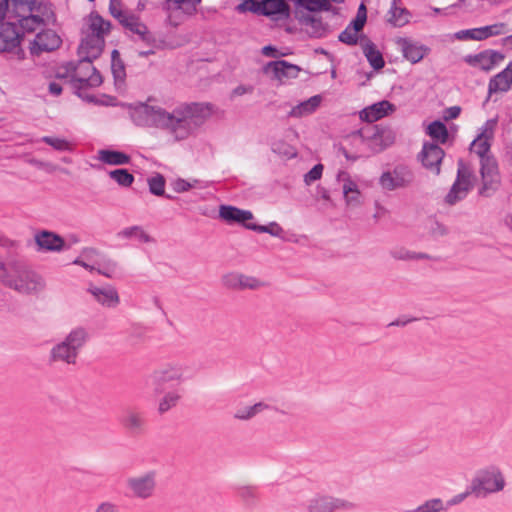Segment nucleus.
Segmentation results:
<instances>
[{
  "label": "nucleus",
  "instance_id": "1",
  "mask_svg": "<svg viewBox=\"0 0 512 512\" xmlns=\"http://www.w3.org/2000/svg\"><path fill=\"white\" fill-rule=\"evenodd\" d=\"M213 114L209 103H181L171 111L147 103L129 105L133 123L167 132L175 141L189 138Z\"/></svg>",
  "mask_w": 512,
  "mask_h": 512
},
{
  "label": "nucleus",
  "instance_id": "2",
  "mask_svg": "<svg viewBox=\"0 0 512 512\" xmlns=\"http://www.w3.org/2000/svg\"><path fill=\"white\" fill-rule=\"evenodd\" d=\"M385 132L377 126H367L348 136L349 141L357 149L350 153L345 147L339 150L343 156L350 161H356L361 157H367L370 153L382 151L389 143L385 142Z\"/></svg>",
  "mask_w": 512,
  "mask_h": 512
},
{
  "label": "nucleus",
  "instance_id": "3",
  "mask_svg": "<svg viewBox=\"0 0 512 512\" xmlns=\"http://www.w3.org/2000/svg\"><path fill=\"white\" fill-rule=\"evenodd\" d=\"M110 30V23L98 14L91 13L87 19V26L83 30V38L79 46V55L83 59L98 58L105 44V35Z\"/></svg>",
  "mask_w": 512,
  "mask_h": 512
},
{
  "label": "nucleus",
  "instance_id": "4",
  "mask_svg": "<svg viewBox=\"0 0 512 512\" xmlns=\"http://www.w3.org/2000/svg\"><path fill=\"white\" fill-rule=\"evenodd\" d=\"M87 340L88 332L85 328L72 329L61 342L52 347L49 355L50 361L68 365L76 364L79 353Z\"/></svg>",
  "mask_w": 512,
  "mask_h": 512
},
{
  "label": "nucleus",
  "instance_id": "5",
  "mask_svg": "<svg viewBox=\"0 0 512 512\" xmlns=\"http://www.w3.org/2000/svg\"><path fill=\"white\" fill-rule=\"evenodd\" d=\"M506 481L501 470L496 466L480 469L472 479L470 489L477 497H486L504 489Z\"/></svg>",
  "mask_w": 512,
  "mask_h": 512
},
{
  "label": "nucleus",
  "instance_id": "6",
  "mask_svg": "<svg viewBox=\"0 0 512 512\" xmlns=\"http://www.w3.org/2000/svg\"><path fill=\"white\" fill-rule=\"evenodd\" d=\"M71 69L74 71L73 86L78 91L89 87H98L102 84V76L93 66L91 60L81 58L76 63V67ZM78 95L89 102H95V98L92 96L85 97L80 92Z\"/></svg>",
  "mask_w": 512,
  "mask_h": 512
},
{
  "label": "nucleus",
  "instance_id": "7",
  "mask_svg": "<svg viewBox=\"0 0 512 512\" xmlns=\"http://www.w3.org/2000/svg\"><path fill=\"white\" fill-rule=\"evenodd\" d=\"M20 25L27 31H34L37 26L44 23V13L40 0H12Z\"/></svg>",
  "mask_w": 512,
  "mask_h": 512
},
{
  "label": "nucleus",
  "instance_id": "8",
  "mask_svg": "<svg viewBox=\"0 0 512 512\" xmlns=\"http://www.w3.org/2000/svg\"><path fill=\"white\" fill-rule=\"evenodd\" d=\"M46 281L38 272L22 265L10 289L21 295L38 296L44 292Z\"/></svg>",
  "mask_w": 512,
  "mask_h": 512
},
{
  "label": "nucleus",
  "instance_id": "9",
  "mask_svg": "<svg viewBox=\"0 0 512 512\" xmlns=\"http://www.w3.org/2000/svg\"><path fill=\"white\" fill-rule=\"evenodd\" d=\"M126 486L134 497L142 500L151 498L157 487V472L149 470L143 474L127 478Z\"/></svg>",
  "mask_w": 512,
  "mask_h": 512
},
{
  "label": "nucleus",
  "instance_id": "10",
  "mask_svg": "<svg viewBox=\"0 0 512 512\" xmlns=\"http://www.w3.org/2000/svg\"><path fill=\"white\" fill-rule=\"evenodd\" d=\"M472 173L463 160L458 161L457 177L450 191L446 195V202L450 205L464 199L472 188Z\"/></svg>",
  "mask_w": 512,
  "mask_h": 512
},
{
  "label": "nucleus",
  "instance_id": "11",
  "mask_svg": "<svg viewBox=\"0 0 512 512\" xmlns=\"http://www.w3.org/2000/svg\"><path fill=\"white\" fill-rule=\"evenodd\" d=\"M119 424L130 436L139 437L147 431L145 413L135 407H127L119 417Z\"/></svg>",
  "mask_w": 512,
  "mask_h": 512
},
{
  "label": "nucleus",
  "instance_id": "12",
  "mask_svg": "<svg viewBox=\"0 0 512 512\" xmlns=\"http://www.w3.org/2000/svg\"><path fill=\"white\" fill-rule=\"evenodd\" d=\"M185 369L181 364H168L155 370L147 379V383L155 386L157 393L162 392V386L168 382H181L184 380Z\"/></svg>",
  "mask_w": 512,
  "mask_h": 512
},
{
  "label": "nucleus",
  "instance_id": "13",
  "mask_svg": "<svg viewBox=\"0 0 512 512\" xmlns=\"http://www.w3.org/2000/svg\"><path fill=\"white\" fill-rule=\"evenodd\" d=\"M413 181L412 171L403 165L396 166L392 171L382 173L379 178L381 187L388 191L409 186Z\"/></svg>",
  "mask_w": 512,
  "mask_h": 512
},
{
  "label": "nucleus",
  "instance_id": "14",
  "mask_svg": "<svg viewBox=\"0 0 512 512\" xmlns=\"http://www.w3.org/2000/svg\"><path fill=\"white\" fill-rule=\"evenodd\" d=\"M356 505L348 500L331 496H315L308 501V512H334L336 510H351Z\"/></svg>",
  "mask_w": 512,
  "mask_h": 512
},
{
  "label": "nucleus",
  "instance_id": "15",
  "mask_svg": "<svg viewBox=\"0 0 512 512\" xmlns=\"http://www.w3.org/2000/svg\"><path fill=\"white\" fill-rule=\"evenodd\" d=\"M34 241L40 252L60 253L66 251L64 238L52 231H37L34 234Z\"/></svg>",
  "mask_w": 512,
  "mask_h": 512
},
{
  "label": "nucleus",
  "instance_id": "16",
  "mask_svg": "<svg viewBox=\"0 0 512 512\" xmlns=\"http://www.w3.org/2000/svg\"><path fill=\"white\" fill-rule=\"evenodd\" d=\"M495 126V120H488L482 126L480 134L470 144V151L475 153L480 159L489 156Z\"/></svg>",
  "mask_w": 512,
  "mask_h": 512
},
{
  "label": "nucleus",
  "instance_id": "17",
  "mask_svg": "<svg viewBox=\"0 0 512 512\" xmlns=\"http://www.w3.org/2000/svg\"><path fill=\"white\" fill-rule=\"evenodd\" d=\"M481 164V177L483 181V185L479 191L481 195L488 196L489 191L495 190L497 188L499 177L497 171L496 161L488 156L480 159Z\"/></svg>",
  "mask_w": 512,
  "mask_h": 512
},
{
  "label": "nucleus",
  "instance_id": "18",
  "mask_svg": "<svg viewBox=\"0 0 512 512\" xmlns=\"http://www.w3.org/2000/svg\"><path fill=\"white\" fill-rule=\"evenodd\" d=\"M444 155L445 153L439 145L427 142L424 143L419 153V159L426 169L430 170L435 175H439L440 165Z\"/></svg>",
  "mask_w": 512,
  "mask_h": 512
},
{
  "label": "nucleus",
  "instance_id": "19",
  "mask_svg": "<svg viewBox=\"0 0 512 512\" xmlns=\"http://www.w3.org/2000/svg\"><path fill=\"white\" fill-rule=\"evenodd\" d=\"M222 282L225 287L234 290H255L264 285L263 282L255 277L247 276L237 272H230L223 275Z\"/></svg>",
  "mask_w": 512,
  "mask_h": 512
},
{
  "label": "nucleus",
  "instance_id": "20",
  "mask_svg": "<svg viewBox=\"0 0 512 512\" xmlns=\"http://www.w3.org/2000/svg\"><path fill=\"white\" fill-rule=\"evenodd\" d=\"M503 60L504 55L493 50H486L478 54L467 55L465 57V61L469 65L484 71H490Z\"/></svg>",
  "mask_w": 512,
  "mask_h": 512
},
{
  "label": "nucleus",
  "instance_id": "21",
  "mask_svg": "<svg viewBox=\"0 0 512 512\" xmlns=\"http://www.w3.org/2000/svg\"><path fill=\"white\" fill-rule=\"evenodd\" d=\"M300 70V67L285 60L272 61L264 67L265 73L271 74L275 79L279 81L296 78Z\"/></svg>",
  "mask_w": 512,
  "mask_h": 512
},
{
  "label": "nucleus",
  "instance_id": "22",
  "mask_svg": "<svg viewBox=\"0 0 512 512\" xmlns=\"http://www.w3.org/2000/svg\"><path fill=\"white\" fill-rule=\"evenodd\" d=\"M60 44L61 39L56 32L51 29H47L36 35L31 50L37 54L41 52H50L57 49Z\"/></svg>",
  "mask_w": 512,
  "mask_h": 512
},
{
  "label": "nucleus",
  "instance_id": "23",
  "mask_svg": "<svg viewBox=\"0 0 512 512\" xmlns=\"http://www.w3.org/2000/svg\"><path fill=\"white\" fill-rule=\"evenodd\" d=\"M249 10L259 12L266 16L276 14H286L288 12V5L284 0H263L256 2L251 0Z\"/></svg>",
  "mask_w": 512,
  "mask_h": 512
},
{
  "label": "nucleus",
  "instance_id": "24",
  "mask_svg": "<svg viewBox=\"0 0 512 512\" xmlns=\"http://www.w3.org/2000/svg\"><path fill=\"white\" fill-rule=\"evenodd\" d=\"M394 109L395 108L393 104L387 100H383L364 108L362 111H360L359 115L361 120L372 123L385 117L390 112H393Z\"/></svg>",
  "mask_w": 512,
  "mask_h": 512
},
{
  "label": "nucleus",
  "instance_id": "25",
  "mask_svg": "<svg viewBox=\"0 0 512 512\" xmlns=\"http://www.w3.org/2000/svg\"><path fill=\"white\" fill-rule=\"evenodd\" d=\"M20 44V37L17 28L12 23L0 25V52H8L17 48Z\"/></svg>",
  "mask_w": 512,
  "mask_h": 512
},
{
  "label": "nucleus",
  "instance_id": "26",
  "mask_svg": "<svg viewBox=\"0 0 512 512\" xmlns=\"http://www.w3.org/2000/svg\"><path fill=\"white\" fill-rule=\"evenodd\" d=\"M22 265L16 258H0V282L10 288Z\"/></svg>",
  "mask_w": 512,
  "mask_h": 512
},
{
  "label": "nucleus",
  "instance_id": "27",
  "mask_svg": "<svg viewBox=\"0 0 512 512\" xmlns=\"http://www.w3.org/2000/svg\"><path fill=\"white\" fill-rule=\"evenodd\" d=\"M220 217L229 222H237L243 224L247 228V224H252L253 214L248 210H241L233 206H221L219 210Z\"/></svg>",
  "mask_w": 512,
  "mask_h": 512
},
{
  "label": "nucleus",
  "instance_id": "28",
  "mask_svg": "<svg viewBox=\"0 0 512 512\" xmlns=\"http://www.w3.org/2000/svg\"><path fill=\"white\" fill-rule=\"evenodd\" d=\"M399 45L404 58L414 64L420 62L429 51L424 45L407 39L399 40Z\"/></svg>",
  "mask_w": 512,
  "mask_h": 512
},
{
  "label": "nucleus",
  "instance_id": "29",
  "mask_svg": "<svg viewBox=\"0 0 512 512\" xmlns=\"http://www.w3.org/2000/svg\"><path fill=\"white\" fill-rule=\"evenodd\" d=\"M512 86V62L507 67L495 75L488 84L489 93L506 92Z\"/></svg>",
  "mask_w": 512,
  "mask_h": 512
},
{
  "label": "nucleus",
  "instance_id": "30",
  "mask_svg": "<svg viewBox=\"0 0 512 512\" xmlns=\"http://www.w3.org/2000/svg\"><path fill=\"white\" fill-rule=\"evenodd\" d=\"M322 97L320 95H314L309 99L300 102L296 106L292 107L289 112V117L302 118L314 113L320 106Z\"/></svg>",
  "mask_w": 512,
  "mask_h": 512
},
{
  "label": "nucleus",
  "instance_id": "31",
  "mask_svg": "<svg viewBox=\"0 0 512 512\" xmlns=\"http://www.w3.org/2000/svg\"><path fill=\"white\" fill-rule=\"evenodd\" d=\"M302 24L305 27L306 33L314 38L324 37L329 30L328 25L320 17L314 15L304 16Z\"/></svg>",
  "mask_w": 512,
  "mask_h": 512
},
{
  "label": "nucleus",
  "instance_id": "32",
  "mask_svg": "<svg viewBox=\"0 0 512 512\" xmlns=\"http://www.w3.org/2000/svg\"><path fill=\"white\" fill-rule=\"evenodd\" d=\"M117 238L137 243H147L152 240L142 226L134 225L126 227L117 233Z\"/></svg>",
  "mask_w": 512,
  "mask_h": 512
},
{
  "label": "nucleus",
  "instance_id": "33",
  "mask_svg": "<svg viewBox=\"0 0 512 512\" xmlns=\"http://www.w3.org/2000/svg\"><path fill=\"white\" fill-rule=\"evenodd\" d=\"M89 291L102 305L114 307L119 302L118 294L114 289L93 287Z\"/></svg>",
  "mask_w": 512,
  "mask_h": 512
},
{
  "label": "nucleus",
  "instance_id": "34",
  "mask_svg": "<svg viewBox=\"0 0 512 512\" xmlns=\"http://www.w3.org/2000/svg\"><path fill=\"white\" fill-rule=\"evenodd\" d=\"M130 156L124 152L103 149L98 152V160L109 165H125L130 163Z\"/></svg>",
  "mask_w": 512,
  "mask_h": 512
},
{
  "label": "nucleus",
  "instance_id": "35",
  "mask_svg": "<svg viewBox=\"0 0 512 512\" xmlns=\"http://www.w3.org/2000/svg\"><path fill=\"white\" fill-rule=\"evenodd\" d=\"M363 53L367 58L369 64L375 69L380 70L384 67L385 61L379 50L372 42H367L363 47Z\"/></svg>",
  "mask_w": 512,
  "mask_h": 512
},
{
  "label": "nucleus",
  "instance_id": "36",
  "mask_svg": "<svg viewBox=\"0 0 512 512\" xmlns=\"http://www.w3.org/2000/svg\"><path fill=\"white\" fill-rule=\"evenodd\" d=\"M125 28L140 36L142 40H148L147 27L140 22L139 18L129 13L121 23Z\"/></svg>",
  "mask_w": 512,
  "mask_h": 512
},
{
  "label": "nucleus",
  "instance_id": "37",
  "mask_svg": "<svg viewBox=\"0 0 512 512\" xmlns=\"http://www.w3.org/2000/svg\"><path fill=\"white\" fill-rule=\"evenodd\" d=\"M388 16L389 23L396 27H402L409 21L408 11L404 8L397 7L395 1L388 12Z\"/></svg>",
  "mask_w": 512,
  "mask_h": 512
},
{
  "label": "nucleus",
  "instance_id": "38",
  "mask_svg": "<svg viewBox=\"0 0 512 512\" xmlns=\"http://www.w3.org/2000/svg\"><path fill=\"white\" fill-rule=\"evenodd\" d=\"M268 408V405L263 402H258L252 406H246L243 408H239L234 413V418L238 420H250L254 416H256L258 413L266 410Z\"/></svg>",
  "mask_w": 512,
  "mask_h": 512
},
{
  "label": "nucleus",
  "instance_id": "39",
  "mask_svg": "<svg viewBox=\"0 0 512 512\" xmlns=\"http://www.w3.org/2000/svg\"><path fill=\"white\" fill-rule=\"evenodd\" d=\"M181 399V395L177 391H169L163 395V397L159 400L157 412L160 415L165 414L170 409L175 407L179 400Z\"/></svg>",
  "mask_w": 512,
  "mask_h": 512
},
{
  "label": "nucleus",
  "instance_id": "40",
  "mask_svg": "<svg viewBox=\"0 0 512 512\" xmlns=\"http://www.w3.org/2000/svg\"><path fill=\"white\" fill-rule=\"evenodd\" d=\"M427 133L431 138L441 143H445L448 139V130L445 124H443L440 121H434L431 124H429L427 128Z\"/></svg>",
  "mask_w": 512,
  "mask_h": 512
},
{
  "label": "nucleus",
  "instance_id": "41",
  "mask_svg": "<svg viewBox=\"0 0 512 512\" xmlns=\"http://www.w3.org/2000/svg\"><path fill=\"white\" fill-rule=\"evenodd\" d=\"M109 176L123 187H129L134 182V176L127 169H115L109 172Z\"/></svg>",
  "mask_w": 512,
  "mask_h": 512
},
{
  "label": "nucleus",
  "instance_id": "42",
  "mask_svg": "<svg viewBox=\"0 0 512 512\" xmlns=\"http://www.w3.org/2000/svg\"><path fill=\"white\" fill-rule=\"evenodd\" d=\"M444 510L443 501L439 498H434L425 501L414 509L406 510L405 512H440Z\"/></svg>",
  "mask_w": 512,
  "mask_h": 512
},
{
  "label": "nucleus",
  "instance_id": "43",
  "mask_svg": "<svg viewBox=\"0 0 512 512\" xmlns=\"http://www.w3.org/2000/svg\"><path fill=\"white\" fill-rule=\"evenodd\" d=\"M339 182H342V190L344 197L352 192L359 190L357 183L351 179L350 175L345 171H340L337 175Z\"/></svg>",
  "mask_w": 512,
  "mask_h": 512
},
{
  "label": "nucleus",
  "instance_id": "44",
  "mask_svg": "<svg viewBox=\"0 0 512 512\" xmlns=\"http://www.w3.org/2000/svg\"><path fill=\"white\" fill-rule=\"evenodd\" d=\"M148 186L152 194L156 196L165 195V178L161 174H156L155 176L149 178Z\"/></svg>",
  "mask_w": 512,
  "mask_h": 512
},
{
  "label": "nucleus",
  "instance_id": "45",
  "mask_svg": "<svg viewBox=\"0 0 512 512\" xmlns=\"http://www.w3.org/2000/svg\"><path fill=\"white\" fill-rule=\"evenodd\" d=\"M146 335V329L140 325H133L127 330L126 340L131 345L142 342Z\"/></svg>",
  "mask_w": 512,
  "mask_h": 512
},
{
  "label": "nucleus",
  "instance_id": "46",
  "mask_svg": "<svg viewBox=\"0 0 512 512\" xmlns=\"http://www.w3.org/2000/svg\"><path fill=\"white\" fill-rule=\"evenodd\" d=\"M271 149L274 153L287 158H293L297 155L296 149L284 141L273 142L271 145Z\"/></svg>",
  "mask_w": 512,
  "mask_h": 512
},
{
  "label": "nucleus",
  "instance_id": "47",
  "mask_svg": "<svg viewBox=\"0 0 512 512\" xmlns=\"http://www.w3.org/2000/svg\"><path fill=\"white\" fill-rule=\"evenodd\" d=\"M111 69L116 80H123L125 77V67L120 59L119 52L117 50L112 51V64Z\"/></svg>",
  "mask_w": 512,
  "mask_h": 512
},
{
  "label": "nucleus",
  "instance_id": "48",
  "mask_svg": "<svg viewBox=\"0 0 512 512\" xmlns=\"http://www.w3.org/2000/svg\"><path fill=\"white\" fill-rule=\"evenodd\" d=\"M298 4L309 11L329 9V0H298Z\"/></svg>",
  "mask_w": 512,
  "mask_h": 512
},
{
  "label": "nucleus",
  "instance_id": "49",
  "mask_svg": "<svg viewBox=\"0 0 512 512\" xmlns=\"http://www.w3.org/2000/svg\"><path fill=\"white\" fill-rule=\"evenodd\" d=\"M247 228L253 231L266 232L274 236H278L282 233V228L275 222L270 223L268 226L247 224Z\"/></svg>",
  "mask_w": 512,
  "mask_h": 512
},
{
  "label": "nucleus",
  "instance_id": "50",
  "mask_svg": "<svg viewBox=\"0 0 512 512\" xmlns=\"http://www.w3.org/2000/svg\"><path fill=\"white\" fill-rule=\"evenodd\" d=\"M76 63L74 62H67L63 65H61L56 72V76L61 79H67L72 84L74 81V71L71 68H75Z\"/></svg>",
  "mask_w": 512,
  "mask_h": 512
},
{
  "label": "nucleus",
  "instance_id": "51",
  "mask_svg": "<svg viewBox=\"0 0 512 512\" xmlns=\"http://www.w3.org/2000/svg\"><path fill=\"white\" fill-rule=\"evenodd\" d=\"M339 41L347 45H355L358 41V32L354 28L347 26L338 37Z\"/></svg>",
  "mask_w": 512,
  "mask_h": 512
},
{
  "label": "nucleus",
  "instance_id": "52",
  "mask_svg": "<svg viewBox=\"0 0 512 512\" xmlns=\"http://www.w3.org/2000/svg\"><path fill=\"white\" fill-rule=\"evenodd\" d=\"M42 141L58 151H65L69 149V143L62 138L44 136Z\"/></svg>",
  "mask_w": 512,
  "mask_h": 512
},
{
  "label": "nucleus",
  "instance_id": "53",
  "mask_svg": "<svg viewBox=\"0 0 512 512\" xmlns=\"http://www.w3.org/2000/svg\"><path fill=\"white\" fill-rule=\"evenodd\" d=\"M109 10L113 17H115L120 23H122L129 14V12L124 11L121 8V3L119 0H111Z\"/></svg>",
  "mask_w": 512,
  "mask_h": 512
},
{
  "label": "nucleus",
  "instance_id": "54",
  "mask_svg": "<svg viewBox=\"0 0 512 512\" xmlns=\"http://www.w3.org/2000/svg\"><path fill=\"white\" fill-rule=\"evenodd\" d=\"M323 173V165L316 164L312 169H310L304 175V181L307 185H310L312 182L319 180Z\"/></svg>",
  "mask_w": 512,
  "mask_h": 512
},
{
  "label": "nucleus",
  "instance_id": "55",
  "mask_svg": "<svg viewBox=\"0 0 512 512\" xmlns=\"http://www.w3.org/2000/svg\"><path fill=\"white\" fill-rule=\"evenodd\" d=\"M19 246V241L7 237L3 232L0 231V247L17 250Z\"/></svg>",
  "mask_w": 512,
  "mask_h": 512
},
{
  "label": "nucleus",
  "instance_id": "56",
  "mask_svg": "<svg viewBox=\"0 0 512 512\" xmlns=\"http://www.w3.org/2000/svg\"><path fill=\"white\" fill-rule=\"evenodd\" d=\"M171 185H172L173 190L177 193L186 192L193 187V184H191L190 182H188L184 179H181V178L173 181Z\"/></svg>",
  "mask_w": 512,
  "mask_h": 512
},
{
  "label": "nucleus",
  "instance_id": "57",
  "mask_svg": "<svg viewBox=\"0 0 512 512\" xmlns=\"http://www.w3.org/2000/svg\"><path fill=\"white\" fill-rule=\"evenodd\" d=\"M94 512H120V509L115 503L104 501L96 506Z\"/></svg>",
  "mask_w": 512,
  "mask_h": 512
},
{
  "label": "nucleus",
  "instance_id": "58",
  "mask_svg": "<svg viewBox=\"0 0 512 512\" xmlns=\"http://www.w3.org/2000/svg\"><path fill=\"white\" fill-rule=\"evenodd\" d=\"M344 198L348 206H358L361 204V193L359 190L346 195Z\"/></svg>",
  "mask_w": 512,
  "mask_h": 512
},
{
  "label": "nucleus",
  "instance_id": "59",
  "mask_svg": "<svg viewBox=\"0 0 512 512\" xmlns=\"http://www.w3.org/2000/svg\"><path fill=\"white\" fill-rule=\"evenodd\" d=\"M460 112H461V108L459 106L449 107L444 111V119L445 120L456 119L460 115Z\"/></svg>",
  "mask_w": 512,
  "mask_h": 512
},
{
  "label": "nucleus",
  "instance_id": "60",
  "mask_svg": "<svg viewBox=\"0 0 512 512\" xmlns=\"http://www.w3.org/2000/svg\"><path fill=\"white\" fill-rule=\"evenodd\" d=\"M366 22V18L363 15L356 16L355 19L348 25L350 28H354L358 33L363 29Z\"/></svg>",
  "mask_w": 512,
  "mask_h": 512
},
{
  "label": "nucleus",
  "instance_id": "61",
  "mask_svg": "<svg viewBox=\"0 0 512 512\" xmlns=\"http://www.w3.org/2000/svg\"><path fill=\"white\" fill-rule=\"evenodd\" d=\"M470 32L472 34V35H470V39H472V40H484V39H487V34L484 31L483 27L475 28V29H470Z\"/></svg>",
  "mask_w": 512,
  "mask_h": 512
},
{
  "label": "nucleus",
  "instance_id": "62",
  "mask_svg": "<svg viewBox=\"0 0 512 512\" xmlns=\"http://www.w3.org/2000/svg\"><path fill=\"white\" fill-rule=\"evenodd\" d=\"M253 87L252 86H245V85H239L232 91V96H242L247 93H252Z\"/></svg>",
  "mask_w": 512,
  "mask_h": 512
},
{
  "label": "nucleus",
  "instance_id": "63",
  "mask_svg": "<svg viewBox=\"0 0 512 512\" xmlns=\"http://www.w3.org/2000/svg\"><path fill=\"white\" fill-rule=\"evenodd\" d=\"M472 493L471 492V489L469 491H466L464 493H460L458 495H455L453 498H451L449 501H448V505L449 506H453V505H457L459 503H461L464 499L467 498V496Z\"/></svg>",
  "mask_w": 512,
  "mask_h": 512
},
{
  "label": "nucleus",
  "instance_id": "64",
  "mask_svg": "<svg viewBox=\"0 0 512 512\" xmlns=\"http://www.w3.org/2000/svg\"><path fill=\"white\" fill-rule=\"evenodd\" d=\"M501 27H502V25L501 26L490 25V26H485L483 28H484V31L486 32L487 38H488L490 36L498 35L500 33Z\"/></svg>",
  "mask_w": 512,
  "mask_h": 512
}]
</instances>
